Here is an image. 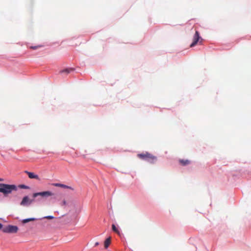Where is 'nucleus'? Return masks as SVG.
<instances>
[{"label":"nucleus","mask_w":251,"mask_h":251,"mask_svg":"<svg viewBox=\"0 0 251 251\" xmlns=\"http://www.w3.org/2000/svg\"><path fill=\"white\" fill-rule=\"evenodd\" d=\"M44 218L51 220V219H53L54 218V217L52 216H48L45 217Z\"/></svg>","instance_id":"obj_16"},{"label":"nucleus","mask_w":251,"mask_h":251,"mask_svg":"<svg viewBox=\"0 0 251 251\" xmlns=\"http://www.w3.org/2000/svg\"><path fill=\"white\" fill-rule=\"evenodd\" d=\"M3 181V179L2 178H0V181Z\"/></svg>","instance_id":"obj_19"},{"label":"nucleus","mask_w":251,"mask_h":251,"mask_svg":"<svg viewBox=\"0 0 251 251\" xmlns=\"http://www.w3.org/2000/svg\"><path fill=\"white\" fill-rule=\"evenodd\" d=\"M2 230L4 233H15L17 232L18 227L16 226L8 225L3 227Z\"/></svg>","instance_id":"obj_3"},{"label":"nucleus","mask_w":251,"mask_h":251,"mask_svg":"<svg viewBox=\"0 0 251 251\" xmlns=\"http://www.w3.org/2000/svg\"><path fill=\"white\" fill-rule=\"evenodd\" d=\"M72 69H65V70H62L60 72V73L62 74V73H65L66 74H69L71 71H72Z\"/></svg>","instance_id":"obj_13"},{"label":"nucleus","mask_w":251,"mask_h":251,"mask_svg":"<svg viewBox=\"0 0 251 251\" xmlns=\"http://www.w3.org/2000/svg\"><path fill=\"white\" fill-rule=\"evenodd\" d=\"M179 162L182 166H186L190 163V161H189V160H187V159H186V160L180 159L179 160Z\"/></svg>","instance_id":"obj_9"},{"label":"nucleus","mask_w":251,"mask_h":251,"mask_svg":"<svg viewBox=\"0 0 251 251\" xmlns=\"http://www.w3.org/2000/svg\"><path fill=\"white\" fill-rule=\"evenodd\" d=\"M112 230L115 232V233H116L117 234H118V235H120V232L119 231V230L118 229V228L115 226V225L113 224L112 225Z\"/></svg>","instance_id":"obj_11"},{"label":"nucleus","mask_w":251,"mask_h":251,"mask_svg":"<svg viewBox=\"0 0 251 251\" xmlns=\"http://www.w3.org/2000/svg\"><path fill=\"white\" fill-rule=\"evenodd\" d=\"M111 243V237L107 238L104 241V247L107 249Z\"/></svg>","instance_id":"obj_10"},{"label":"nucleus","mask_w":251,"mask_h":251,"mask_svg":"<svg viewBox=\"0 0 251 251\" xmlns=\"http://www.w3.org/2000/svg\"><path fill=\"white\" fill-rule=\"evenodd\" d=\"M200 39L202 40V39L200 36L199 32L198 31H196L195 34L193 37V42L191 44L190 47L195 46Z\"/></svg>","instance_id":"obj_5"},{"label":"nucleus","mask_w":251,"mask_h":251,"mask_svg":"<svg viewBox=\"0 0 251 251\" xmlns=\"http://www.w3.org/2000/svg\"><path fill=\"white\" fill-rule=\"evenodd\" d=\"M24 173L27 174L28 175V177L30 179H35L37 180H40L39 176L33 172L25 171H24Z\"/></svg>","instance_id":"obj_7"},{"label":"nucleus","mask_w":251,"mask_h":251,"mask_svg":"<svg viewBox=\"0 0 251 251\" xmlns=\"http://www.w3.org/2000/svg\"><path fill=\"white\" fill-rule=\"evenodd\" d=\"M53 185L57 187H62L63 188H67L73 190V188H72L71 187L61 183H54L53 184Z\"/></svg>","instance_id":"obj_8"},{"label":"nucleus","mask_w":251,"mask_h":251,"mask_svg":"<svg viewBox=\"0 0 251 251\" xmlns=\"http://www.w3.org/2000/svg\"><path fill=\"white\" fill-rule=\"evenodd\" d=\"M99 245V242H96L95 244V246L96 247V246H98Z\"/></svg>","instance_id":"obj_17"},{"label":"nucleus","mask_w":251,"mask_h":251,"mask_svg":"<svg viewBox=\"0 0 251 251\" xmlns=\"http://www.w3.org/2000/svg\"><path fill=\"white\" fill-rule=\"evenodd\" d=\"M17 190V187L15 185L0 183V192L5 196L11 194L12 191Z\"/></svg>","instance_id":"obj_1"},{"label":"nucleus","mask_w":251,"mask_h":251,"mask_svg":"<svg viewBox=\"0 0 251 251\" xmlns=\"http://www.w3.org/2000/svg\"><path fill=\"white\" fill-rule=\"evenodd\" d=\"M53 194L50 191H44L38 193H35L33 194V197L36 198L37 196H40L42 197H49L52 196Z\"/></svg>","instance_id":"obj_4"},{"label":"nucleus","mask_w":251,"mask_h":251,"mask_svg":"<svg viewBox=\"0 0 251 251\" xmlns=\"http://www.w3.org/2000/svg\"><path fill=\"white\" fill-rule=\"evenodd\" d=\"M137 157L142 160H144L149 162L151 164H154L157 161V157L148 152L139 153L137 154Z\"/></svg>","instance_id":"obj_2"},{"label":"nucleus","mask_w":251,"mask_h":251,"mask_svg":"<svg viewBox=\"0 0 251 251\" xmlns=\"http://www.w3.org/2000/svg\"><path fill=\"white\" fill-rule=\"evenodd\" d=\"M2 228V225L0 223V229Z\"/></svg>","instance_id":"obj_18"},{"label":"nucleus","mask_w":251,"mask_h":251,"mask_svg":"<svg viewBox=\"0 0 251 251\" xmlns=\"http://www.w3.org/2000/svg\"><path fill=\"white\" fill-rule=\"evenodd\" d=\"M43 46H44L43 45H38V46H31V47H30V48L32 50H36L39 48L43 47Z\"/></svg>","instance_id":"obj_14"},{"label":"nucleus","mask_w":251,"mask_h":251,"mask_svg":"<svg viewBox=\"0 0 251 251\" xmlns=\"http://www.w3.org/2000/svg\"><path fill=\"white\" fill-rule=\"evenodd\" d=\"M33 201V200H30L27 196L23 198L20 204L22 206H25L30 204Z\"/></svg>","instance_id":"obj_6"},{"label":"nucleus","mask_w":251,"mask_h":251,"mask_svg":"<svg viewBox=\"0 0 251 251\" xmlns=\"http://www.w3.org/2000/svg\"><path fill=\"white\" fill-rule=\"evenodd\" d=\"M35 220H36L35 218H28V219H25L23 220L22 223L23 224H25V223H28L29 222L33 221H35Z\"/></svg>","instance_id":"obj_12"},{"label":"nucleus","mask_w":251,"mask_h":251,"mask_svg":"<svg viewBox=\"0 0 251 251\" xmlns=\"http://www.w3.org/2000/svg\"><path fill=\"white\" fill-rule=\"evenodd\" d=\"M19 187L22 189H28L29 187L24 184L20 185Z\"/></svg>","instance_id":"obj_15"}]
</instances>
